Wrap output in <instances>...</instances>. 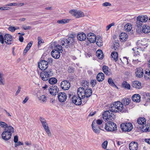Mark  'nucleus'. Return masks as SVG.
I'll return each instance as SVG.
<instances>
[{"mask_svg":"<svg viewBox=\"0 0 150 150\" xmlns=\"http://www.w3.org/2000/svg\"><path fill=\"white\" fill-rule=\"evenodd\" d=\"M109 108V110L105 111L103 114V118L104 120L105 119V121H114L115 116L113 114V112H126L128 110L127 108H124L122 103L119 101L115 102L114 103L111 104Z\"/></svg>","mask_w":150,"mask_h":150,"instance_id":"nucleus-1","label":"nucleus"},{"mask_svg":"<svg viewBox=\"0 0 150 150\" xmlns=\"http://www.w3.org/2000/svg\"><path fill=\"white\" fill-rule=\"evenodd\" d=\"M75 35L71 34L68 38L61 39L60 41V44L62 45L63 47H65L68 48L71 47L75 42Z\"/></svg>","mask_w":150,"mask_h":150,"instance_id":"nucleus-2","label":"nucleus"},{"mask_svg":"<svg viewBox=\"0 0 150 150\" xmlns=\"http://www.w3.org/2000/svg\"><path fill=\"white\" fill-rule=\"evenodd\" d=\"M92 89L90 88H86L85 90L84 88L80 87L77 90V94L79 96H81L82 100H85L86 102L87 100L86 98L90 97L92 94Z\"/></svg>","mask_w":150,"mask_h":150,"instance_id":"nucleus-3","label":"nucleus"},{"mask_svg":"<svg viewBox=\"0 0 150 150\" xmlns=\"http://www.w3.org/2000/svg\"><path fill=\"white\" fill-rule=\"evenodd\" d=\"M105 120H104L105 121H105ZM108 121L107 123L105 124V129L108 131L112 132L116 131L117 130V126L116 124L111 120H109Z\"/></svg>","mask_w":150,"mask_h":150,"instance_id":"nucleus-4","label":"nucleus"},{"mask_svg":"<svg viewBox=\"0 0 150 150\" xmlns=\"http://www.w3.org/2000/svg\"><path fill=\"white\" fill-rule=\"evenodd\" d=\"M137 121V123L140 125L139 127L142 131L143 132L150 131V128H149V127L147 128L143 125L146 122V120L145 118L144 117H140L138 119Z\"/></svg>","mask_w":150,"mask_h":150,"instance_id":"nucleus-5","label":"nucleus"},{"mask_svg":"<svg viewBox=\"0 0 150 150\" xmlns=\"http://www.w3.org/2000/svg\"><path fill=\"white\" fill-rule=\"evenodd\" d=\"M52 72L51 69L47 71H42L40 74V76L42 79L44 81H47L50 77L52 76L53 74Z\"/></svg>","mask_w":150,"mask_h":150,"instance_id":"nucleus-6","label":"nucleus"},{"mask_svg":"<svg viewBox=\"0 0 150 150\" xmlns=\"http://www.w3.org/2000/svg\"><path fill=\"white\" fill-rule=\"evenodd\" d=\"M120 128L123 131L129 132L133 128V126L130 122L122 123L120 125Z\"/></svg>","mask_w":150,"mask_h":150,"instance_id":"nucleus-7","label":"nucleus"},{"mask_svg":"<svg viewBox=\"0 0 150 150\" xmlns=\"http://www.w3.org/2000/svg\"><path fill=\"white\" fill-rule=\"evenodd\" d=\"M48 62L44 60L40 59L38 63L39 68L43 71H45L48 68Z\"/></svg>","mask_w":150,"mask_h":150,"instance_id":"nucleus-8","label":"nucleus"},{"mask_svg":"<svg viewBox=\"0 0 150 150\" xmlns=\"http://www.w3.org/2000/svg\"><path fill=\"white\" fill-rule=\"evenodd\" d=\"M72 100L73 103H74L75 104L78 105H81L82 103V102L84 104L86 103L85 100L84 101L82 100L81 96H79L78 95V96H74L72 98Z\"/></svg>","mask_w":150,"mask_h":150,"instance_id":"nucleus-9","label":"nucleus"},{"mask_svg":"<svg viewBox=\"0 0 150 150\" xmlns=\"http://www.w3.org/2000/svg\"><path fill=\"white\" fill-rule=\"evenodd\" d=\"M69 12L76 18L83 17L84 16L83 13L80 11L72 10L70 11Z\"/></svg>","mask_w":150,"mask_h":150,"instance_id":"nucleus-10","label":"nucleus"},{"mask_svg":"<svg viewBox=\"0 0 150 150\" xmlns=\"http://www.w3.org/2000/svg\"><path fill=\"white\" fill-rule=\"evenodd\" d=\"M91 125L93 131L97 134H98L100 132V130L102 129L100 126L96 124L95 120L93 121Z\"/></svg>","mask_w":150,"mask_h":150,"instance_id":"nucleus-11","label":"nucleus"},{"mask_svg":"<svg viewBox=\"0 0 150 150\" xmlns=\"http://www.w3.org/2000/svg\"><path fill=\"white\" fill-rule=\"evenodd\" d=\"M49 91L51 95L54 96L58 93L59 89L57 86L52 85L50 87Z\"/></svg>","mask_w":150,"mask_h":150,"instance_id":"nucleus-12","label":"nucleus"},{"mask_svg":"<svg viewBox=\"0 0 150 150\" xmlns=\"http://www.w3.org/2000/svg\"><path fill=\"white\" fill-rule=\"evenodd\" d=\"M61 88L64 90H67L70 87V83L68 81L64 80L60 84Z\"/></svg>","mask_w":150,"mask_h":150,"instance_id":"nucleus-13","label":"nucleus"},{"mask_svg":"<svg viewBox=\"0 0 150 150\" xmlns=\"http://www.w3.org/2000/svg\"><path fill=\"white\" fill-rule=\"evenodd\" d=\"M58 98L60 102H64L67 99V94L64 93H59L58 94Z\"/></svg>","mask_w":150,"mask_h":150,"instance_id":"nucleus-14","label":"nucleus"},{"mask_svg":"<svg viewBox=\"0 0 150 150\" xmlns=\"http://www.w3.org/2000/svg\"><path fill=\"white\" fill-rule=\"evenodd\" d=\"M87 38L91 43H94L96 41V37L93 33H90L87 34Z\"/></svg>","mask_w":150,"mask_h":150,"instance_id":"nucleus-15","label":"nucleus"},{"mask_svg":"<svg viewBox=\"0 0 150 150\" xmlns=\"http://www.w3.org/2000/svg\"><path fill=\"white\" fill-rule=\"evenodd\" d=\"M4 41L7 44L10 45L11 43L10 42L12 40V38L11 35L9 34H6L4 36Z\"/></svg>","mask_w":150,"mask_h":150,"instance_id":"nucleus-16","label":"nucleus"},{"mask_svg":"<svg viewBox=\"0 0 150 150\" xmlns=\"http://www.w3.org/2000/svg\"><path fill=\"white\" fill-rule=\"evenodd\" d=\"M137 71L135 72V74L136 76L139 78H141L144 75L143 69L141 67L136 68Z\"/></svg>","mask_w":150,"mask_h":150,"instance_id":"nucleus-17","label":"nucleus"},{"mask_svg":"<svg viewBox=\"0 0 150 150\" xmlns=\"http://www.w3.org/2000/svg\"><path fill=\"white\" fill-rule=\"evenodd\" d=\"M10 133L4 131L1 134L2 139L6 141L9 139L11 138V134Z\"/></svg>","mask_w":150,"mask_h":150,"instance_id":"nucleus-18","label":"nucleus"},{"mask_svg":"<svg viewBox=\"0 0 150 150\" xmlns=\"http://www.w3.org/2000/svg\"><path fill=\"white\" fill-rule=\"evenodd\" d=\"M52 56L55 59H58L60 57V52L56 49L53 50L51 52Z\"/></svg>","mask_w":150,"mask_h":150,"instance_id":"nucleus-19","label":"nucleus"},{"mask_svg":"<svg viewBox=\"0 0 150 150\" xmlns=\"http://www.w3.org/2000/svg\"><path fill=\"white\" fill-rule=\"evenodd\" d=\"M138 144L136 142H131L129 144L130 150H137L138 148Z\"/></svg>","mask_w":150,"mask_h":150,"instance_id":"nucleus-20","label":"nucleus"},{"mask_svg":"<svg viewBox=\"0 0 150 150\" xmlns=\"http://www.w3.org/2000/svg\"><path fill=\"white\" fill-rule=\"evenodd\" d=\"M86 38V35L83 32L78 34L77 35L78 39L80 41L85 40Z\"/></svg>","mask_w":150,"mask_h":150,"instance_id":"nucleus-21","label":"nucleus"},{"mask_svg":"<svg viewBox=\"0 0 150 150\" xmlns=\"http://www.w3.org/2000/svg\"><path fill=\"white\" fill-rule=\"evenodd\" d=\"M132 86L137 89H139L141 87V83L138 81H134L132 83Z\"/></svg>","mask_w":150,"mask_h":150,"instance_id":"nucleus-22","label":"nucleus"},{"mask_svg":"<svg viewBox=\"0 0 150 150\" xmlns=\"http://www.w3.org/2000/svg\"><path fill=\"white\" fill-rule=\"evenodd\" d=\"M137 19L143 23L146 22L148 20V17L146 15H139L137 17Z\"/></svg>","mask_w":150,"mask_h":150,"instance_id":"nucleus-23","label":"nucleus"},{"mask_svg":"<svg viewBox=\"0 0 150 150\" xmlns=\"http://www.w3.org/2000/svg\"><path fill=\"white\" fill-rule=\"evenodd\" d=\"M132 100L136 102H139L141 100L140 96L138 94H135L133 95L132 98Z\"/></svg>","mask_w":150,"mask_h":150,"instance_id":"nucleus-24","label":"nucleus"},{"mask_svg":"<svg viewBox=\"0 0 150 150\" xmlns=\"http://www.w3.org/2000/svg\"><path fill=\"white\" fill-rule=\"evenodd\" d=\"M142 31L145 33H148L150 32V27L147 25H144L142 27Z\"/></svg>","mask_w":150,"mask_h":150,"instance_id":"nucleus-25","label":"nucleus"},{"mask_svg":"<svg viewBox=\"0 0 150 150\" xmlns=\"http://www.w3.org/2000/svg\"><path fill=\"white\" fill-rule=\"evenodd\" d=\"M104 78V74L102 72L98 73L96 77L97 80L99 82H101L103 81Z\"/></svg>","mask_w":150,"mask_h":150,"instance_id":"nucleus-26","label":"nucleus"},{"mask_svg":"<svg viewBox=\"0 0 150 150\" xmlns=\"http://www.w3.org/2000/svg\"><path fill=\"white\" fill-rule=\"evenodd\" d=\"M128 37L127 34L125 33H121L119 35L121 41L122 42L126 41Z\"/></svg>","mask_w":150,"mask_h":150,"instance_id":"nucleus-27","label":"nucleus"},{"mask_svg":"<svg viewBox=\"0 0 150 150\" xmlns=\"http://www.w3.org/2000/svg\"><path fill=\"white\" fill-rule=\"evenodd\" d=\"M108 67L104 65L102 67V69L105 74L107 75H110L111 74L110 69H108Z\"/></svg>","mask_w":150,"mask_h":150,"instance_id":"nucleus-28","label":"nucleus"},{"mask_svg":"<svg viewBox=\"0 0 150 150\" xmlns=\"http://www.w3.org/2000/svg\"><path fill=\"white\" fill-rule=\"evenodd\" d=\"M121 87L122 88L126 89L128 90L130 89V86L129 84L126 81H124L122 83Z\"/></svg>","mask_w":150,"mask_h":150,"instance_id":"nucleus-29","label":"nucleus"},{"mask_svg":"<svg viewBox=\"0 0 150 150\" xmlns=\"http://www.w3.org/2000/svg\"><path fill=\"white\" fill-rule=\"evenodd\" d=\"M97 56L99 59H102L103 57V54L102 51L100 50H98L96 52Z\"/></svg>","mask_w":150,"mask_h":150,"instance_id":"nucleus-30","label":"nucleus"},{"mask_svg":"<svg viewBox=\"0 0 150 150\" xmlns=\"http://www.w3.org/2000/svg\"><path fill=\"white\" fill-rule=\"evenodd\" d=\"M111 58H113L115 62H116L118 59V54L116 52H113L111 54Z\"/></svg>","mask_w":150,"mask_h":150,"instance_id":"nucleus-31","label":"nucleus"},{"mask_svg":"<svg viewBox=\"0 0 150 150\" xmlns=\"http://www.w3.org/2000/svg\"><path fill=\"white\" fill-rule=\"evenodd\" d=\"M81 85L83 87L85 90L86 88H88V86L89 85V83L86 80H83L81 82Z\"/></svg>","mask_w":150,"mask_h":150,"instance_id":"nucleus-32","label":"nucleus"},{"mask_svg":"<svg viewBox=\"0 0 150 150\" xmlns=\"http://www.w3.org/2000/svg\"><path fill=\"white\" fill-rule=\"evenodd\" d=\"M132 28L131 25L129 23L126 24L124 27V29L127 32L130 31Z\"/></svg>","mask_w":150,"mask_h":150,"instance_id":"nucleus-33","label":"nucleus"},{"mask_svg":"<svg viewBox=\"0 0 150 150\" xmlns=\"http://www.w3.org/2000/svg\"><path fill=\"white\" fill-rule=\"evenodd\" d=\"M144 76V78L146 80H148L150 79V70L149 69L145 70Z\"/></svg>","mask_w":150,"mask_h":150,"instance_id":"nucleus-34","label":"nucleus"},{"mask_svg":"<svg viewBox=\"0 0 150 150\" xmlns=\"http://www.w3.org/2000/svg\"><path fill=\"white\" fill-rule=\"evenodd\" d=\"M39 100L41 103H45L46 100V97L44 95H42L38 97Z\"/></svg>","mask_w":150,"mask_h":150,"instance_id":"nucleus-35","label":"nucleus"},{"mask_svg":"<svg viewBox=\"0 0 150 150\" xmlns=\"http://www.w3.org/2000/svg\"><path fill=\"white\" fill-rule=\"evenodd\" d=\"M48 79L49 83L51 84H54L56 83L57 81V79L54 77Z\"/></svg>","mask_w":150,"mask_h":150,"instance_id":"nucleus-36","label":"nucleus"},{"mask_svg":"<svg viewBox=\"0 0 150 150\" xmlns=\"http://www.w3.org/2000/svg\"><path fill=\"white\" fill-rule=\"evenodd\" d=\"M4 131L10 132L11 134L14 132V128L11 126H9L5 129Z\"/></svg>","mask_w":150,"mask_h":150,"instance_id":"nucleus-37","label":"nucleus"},{"mask_svg":"<svg viewBox=\"0 0 150 150\" xmlns=\"http://www.w3.org/2000/svg\"><path fill=\"white\" fill-rule=\"evenodd\" d=\"M69 20L67 19H64L58 20L57 23L60 24H63L69 23Z\"/></svg>","mask_w":150,"mask_h":150,"instance_id":"nucleus-38","label":"nucleus"},{"mask_svg":"<svg viewBox=\"0 0 150 150\" xmlns=\"http://www.w3.org/2000/svg\"><path fill=\"white\" fill-rule=\"evenodd\" d=\"M96 44L99 47H100L103 45V41L102 38L101 37L99 36L98 39H97Z\"/></svg>","mask_w":150,"mask_h":150,"instance_id":"nucleus-39","label":"nucleus"},{"mask_svg":"<svg viewBox=\"0 0 150 150\" xmlns=\"http://www.w3.org/2000/svg\"><path fill=\"white\" fill-rule=\"evenodd\" d=\"M108 83L111 86L118 88L117 86L114 84V82L111 78H109L108 79Z\"/></svg>","mask_w":150,"mask_h":150,"instance_id":"nucleus-40","label":"nucleus"},{"mask_svg":"<svg viewBox=\"0 0 150 150\" xmlns=\"http://www.w3.org/2000/svg\"><path fill=\"white\" fill-rule=\"evenodd\" d=\"M143 22L139 20H138L137 18V21L136 22L135 25L138 28H141L142 25H143Z\"/></svg>","mask_w":150,"mask_h":150,"instance_id":"nucleus-41","label":"nucleus"},{"mask_svg":"<svg viewBox=\"0 0 150 150\" xmlns=\"http://www.w3.org/2000/svg\"><path fill=\"white\" fill-rule=\"evenodd\" d=\"M130 102V100L129 99H123L122 100V102L125 105H128Z\"/></svg>","mask_w":150,"mask_h":150,"instance_id":"nucleus-42","label":"nucleus"},{"mask_svg":"<svg viewBox=\"0 0 150 150\" xmlns=\"http://www.w3.org/2000/svg\"><path fill=\"white\" fill-rule=\"evenodd\" d=\"M39 120L42 124V126L45 125H46L47 124V123L46 121L44 118L42 117H40Z\"/></svg>","mask_w":150,"mask_h":150,"instance_id":"nucleus-43","label":"nucleus"},{"mask_svg":"<svg viewBox=\"0 0 150 150\" xmlns=\"http://www.w3.org/2000/svg\"><path fill=\"white\" fill-rule=\"evenodd\" d=\"M55 49L59 51L60 52H62L63 51L62 47L60 45H57L55 46Z\"/></svg>","mask_w":150,"mask_h":150,"instance_id":"nucleus-44","label":"nucleus"},{"mask_svg":"<svg viewBox=\"0 0 150 150\" xmlns=\"http://www.w3.org/2000/svg\"><path fill=\"white\" fill-rule=\"evenodd\" d=\"M38 47L41 45V43H44V40L42 39V38L40 37H38Z\"/></svg>","mask_w":150,"mask_h":150,"instance_id":"nucleus-45","label":"nucleus"},{"mask_svg":"<svg viewBox=\"0 0 150 150\" xmlns=\"http://www.w3.org/2000/svg\"><path fill=\"white\" fill-rule=\"evenodd\" d=\"M0 125L2 127H5L6 128L8 127V125L6 123L3 122H0Z\"/></svg>","mask_w":150,"mask_h":150,"instance_id":"nucleus-46","label":"nucleus"},{"mask_svg":"<svg viewBox=\"0 0 150 150\" xmlns=\"http://www.w3.org/2000/svg\"><path fill=\"white\" fill-rule=\"evenodd\" d=\"M108 144V142L107 141H104L102 144V147L104 149H105Z\"/></svg>","mask_w":150,"mask_h":150,"instance_id":"nucleus-47","label":"nucleus"},{"mask_svg":"<svg viewBox=\"0 0 150 150\" xmlns=\"http://www.w3.org/2000/svg\"><path fill=\"white\" fill-rule=\"evenodd\" d=\"M115 25V23H112L108 25L106 27V30H108L112 26H114Z\"/></svg>","mask_w":150,"mask_h":150,"instance_id":"nucleus-48","label":"nucleus"},{"mask_svg":"<svg viewBox=\"0 0 150 150\" xmlns=\"http://www.w3.org/2000/svg\"><path fill=\"white\" fill-rule=\"evenodd\" d=\"M32 27L30 26H26L25 25H22V28L24 30H27L31 28Z\"/></svg>","mask_w":150,"mask_h":150,"instance_id":"nucleus-49","label":"nucleus"},{"mask_svg":"<svg viewBox=\"0 0 150 150\" xmlns=\"http://www.w3.org/2000/svg\"><path fill=\"white\" fill-rule=\"evenodd\" d=\"M96 123V124L98 125H100H100L101 124H102L103 121L102 120H100V119H98L97 121H95Z\"/></svg>","mask_w":150,"mask_h":150,"instance_id":"nucleus-50","label":"nucleus"},{"mask_svg":"<svg viewBox=\"0 0 150 150\" xmlns=\"http://www.w3.org/2000/svg\"><path fill=\"white\" fill-rule=\"evenodd\" d=\"M6 6H18V4L16 3H11L6 5Z\"/></svg>","mask_w":150,"mask_h":150,"instance_id":"nucleus-51","label":"nucleus"},{"mask_svg":"<svg viewBox=\"0 0 150 150\" xmlns=\"http://www.w3.org/2000/svg\"><path fill=\"white\" fill-rule=\"evenodd\" d=\"M23 142H17V143H16L15 144V147H17V146H19L20 145H23Z\"/></svg>","mask_w":150,"mask_h":150,"instance_id":"nucleus-52","label":"nucleus"},{"mask_svg":"<svg viewBox=\"0 0 150 150\" xmlns=\"http://www.w3.org/2000/svg\"><path fill=\"white\" fill-rule=\"evenodd\" d=\"M119 44L116 42H115L113 43V47L115 49H117L119 46Z\"/></svg>","mask_w":150,"mask_h":150,"instance_id":"nucleus-53","label":"nucleus"},{"mask_svg":"<svg viewBox=\"0 0 150 150\" xmlns=\"http://www.w3.org/2000/svg\"><path fill=\"white\" fill-rule=\"evenodd\" d=\"M97 83V81L96 80H91V84L93 86H94Z\"/></svg>","mask_w":150,"mask_h":150,"instance_id":"nucleus-54","label":"nucleus"},{"mask_svg":"<svg viewBox=\"0 0 150 150\" xmlns=\"http://www.w3.org/2000/svg\"><path fill=\"white\" fill-rule=\"evenodd\" d=\"M45 130L46 133H47L49 137H51V133L50 131L49 128L48 129H46Z\"/></svg>","mask_w":150,"mask_h":150,"instance_id":"nucleus-55","label":"nucleus"},{"mask_svg":"<svg viewBox=\"0 0 150 150\" xmlns=\"http://www.w3.org/2000/svg\"><path fill=\"white\" fill-rule=\"evenodd\" d=\"M8 30L12 32H13L15 30V27L10 26L8 28Z\"/></svg>","mask_w":150,"mask_h":150,"instance_id":"nucleus-56","label":"nucleus"},{"mask_svg":"<svg viewBox=\"0 0 150 150\" xmlns=\"http://www.w3.org/2000/svg\"><path fill=\"white\" fill-rule=\"evenodd\" d=\"M4 38L2 34L0 33V42L2 44L4 43Z\"/></svg>","mask_w":150,"mask_h":150,"instance_id":"nucleus-57","label":"nucleus"},{"mask_svg":"<svg viewBox=\"0 0 150 150\" xmlns=\"http://www.w3.org/2000/svg\"><path fill=\"white\" fill-rule=\"evenodd\" d=\"M74 68L73 67H68V71L69 73H71L74 72Z\"/></svg>","mask_w":150,"mask_h":150,"instance_id":"nucleus-58","label":"nucleus"},{"mask_svg":"<svg viewBox=\"0 0 150 150\" xmlns=\"http://www.w3.org/2000/svg\"><path fill=\"white\" fill-rule=\"evenodd\" d=\"M111 4L109 2H106L103 4V6H110Z\"/></svg>","mask_w":150,"mask_h":150,"instance_id":"nucleus-59","label":"nucleus"},{"mask_svg":"<svg viewBox=\"0 0 150 150\" xmlns=\"http://www.w3.org/2000/svg\"><path fill=\"white\" fill-rule=\"evenodd\" d=\"M33 43V42L32 41H30L27 45L26 47H28V48L30 49L31 46L32 45Z\"/></svg>","mask_w":150,"mask_h":150,"instance_id":"nucleus-60","label":"nucleus"},{"mask_svg":"<svg viewBox=\"0 0 150 150\" xmlns=\"http://www.w3.org/2000/svg\"><path fill=\"white\" fill-rule=\"evenodd\" d=\"M18 141V138L17 136L16 135L14 137V142L16 143H17Z\"/></svg>","mask_w":150,"mask_h":150,"instance_id":"nucleus-61","label":"nucleus"},{"mask_svg":"<svg viewBox=\"0 0 150 150\" xmlns=\"http://www.w3.org/2000/svg\"><path fill=\"white\" fill-rule=\"evenodd\" d=\"M21 87L20 86H19L18 87V89L17 90L16 94L15 95L17 96L20 92L21 91Z\"/></svg>","mask_w":150,"mask_h":150,"instance_id":"nucleus-62","label":"nucleus"},{"mask_svg":"<svg viewBox=\"0 0 150 150\" xmlns=\"http://www.w3.org/2000/svg\"><path fill=\"white\" fill-rule=\"evenodd\" d=\"M5 83L2 79V77H0V85H4Z\"/></svg>","mask_w":150,"mask_h":150,"instance_id":"nucleus-63","label":"nucleus"},{"mask_svg":"<svg viewBox=\"0 0 150 150\" xmlns=\"http://www.w3.org/2000/svg\"><path fill=\"white\" fill-rule=\"evenodd\" d=\"M19 41L21 42H23V38L21 35H19Z\"/></svg>","mask_w":150,"mask_h":150,"instance_id":"nucleus-64","label":"nucleus"}]
</instances>
